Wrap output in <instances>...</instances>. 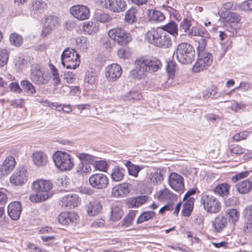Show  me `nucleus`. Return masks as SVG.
<instances>
[{
  "instance_id": "f257e3e1",
  "label": "nucleus",
  "mask_w": 252,
  "mask_h": 252,
  "mask_svg": "<svg viewBox=\"0 0 252 252\" xmlns=\"http://www.w3.org/2000/svg\"><path fill=\"white\" fill-rule=\"evenodd\" d=\"M161 66L160 61L156 58L142 57L135 60L130 76L133 79L140 80L144 78L149 72L157 71Z\"/></svg>"
},
{
  "instance_id": "f03ea898",
  "label": "nucleus",
  "mask_w": 252,
  "mask_h": 252,
  "mask_svg": "<svg viewBox=\"0 0 252 252\" xmlns=\"http://www.w3.org/2000/svg\"><path fill=\"white\" fill-rule=\"evenodd\" d=\"M52 187V183L48 180L41 179L33 182L32 185V188L35 193H33L30 196V200L32 202L35 203L47 200L52 195L50 190Z\"/></svg>"
},
{
  "instance_id": "7ed1b4c3",
  "label": "nucleus",
  "mask_w": 252,
  "mask_h": 252,
  "mask_svg": "<svg viewBox=\"0 0 252 252\" xmlns=\"http://www.w3.org/2000/svg\"><path fill=\"white\" fill-rule=\"evenodd\" d=\"M195 51L193 47L186 42L179 44L177 48L176 57L183 64H189L194 60Z\"/></svg>"
},
{
  "instance_id": "20e7f679",
  "label": "nucleus",
  "mask_w": 252,
  "mask_h": 252,
  "mask_svg": "<svg viewBox=\"0 0 252 252\" xmlns=\"http://www.w3.org/2000/svg\"><path fill=\"white\" fill-rule=\"evenodd\" d=\"M55 166L62 171L71 170L74 166L73 158L70 155L62 151H57L53 155Z\"/></svg>"
},
{
  "instance_id": "39448f33",
  "label": "nucleus",
  "mask_w": 252,
  "mask_h": 252,
  "mask_svg": "<svg viewBox=\"0 0 252 252\" xmlns=\"http://www.w3.org/2000/svg\"><path fill=\"white\" fill-rule=\"evenodd\" d=\"M80 56L73 49L66 48L61 55L62 65L68 69H75L79 66Z\"/></svg>"
},
{
  "instance_id": "423d86ee",
  "label": "nucleus",
  "mask_w": 252,
  "mask_h": 252,
  "mask_svg": "<svg viewBox=\"0 0 252 252\" xmlns=\"http://www.w3.org/2000/svg\"><path fill=\"white\" fill-rule=\"evenodd\" d=\"M200 202L205 211L209 213L217 214L221 208L220 202L212 195L202 194Z\"/></svg>"
},
{
  "instance_id": "0eeeda50",
  "label": "nucleus",
  "mask_w": 252,
  "mask_h": 252,
  "mask_svg": "<svg viewBox=\"0 0 252 252\" xmlns=\"http://www.w3.org/2000/svg\"><path fill=\"white\" fill-rule=\"evenodd\" d=\"M108 34L115 42L122 46H126L132 40L130 33L121 28L111 29Z\"/></svg>"
},
{
  "instance_id": "6e6552de",
  "label": "nucleus",
  "mask_w": 252,
  "mask_h": 252,
  "mask_svg": "<svg viewBox=\"0 0 252 252\" xmlns=\"http://www.w3.org/2000/svg\"><path fill=\"white\" fill-rule=\"evenodd\" d=\"M90 186L97 189H103L107 188L109 179L107 176L102 173H96L92 175L89 179Z\"/></svg>"
},
{
  "instance_id": "1a4fd4ad",
  "label": "nucleus",
  "mask_w": 252,
  "mask_h": 252,
  "mask_svg": "<svg viewBox=\"0 0 252 252\" xmlns=\"http://www.w3.org/2000/svg\"><path fill=\"white\" fill-rule=\"evenodd\" d=\"M30 78L34 84L38 85L46 84L49 80V77L43 73L37 64L32 65Z\"/></svg>"
},
{
  "instance_id": "9d476101",
  "label": "nucleus",
  "mask_w": 252,
  "mask_h": 252,
  "mask_svg": "<svg viewBox=\"0 0 252 252\" xmlns=\"http://www.w3.org/2000/svg\"><path fill=\"white\" fill-rule=\"evenodd\" d=\"M28 173L26 169L23 167H19L10 177V183L15 186L24 184L27 180Z\"/></svg>"
},
{
  "instance_id": "9b49d317",
  "label": "nucleus",
  "mask_w": 252,
  "mask_h": 252,
  "mask_svg": "<svg viewBox=\"0 0 252 252\" xmlns=\"http://www.w3.org/2000/svg\"><path fill=\"white\" fill-rule=\"evenodd\" d=\"M213 231L215 233H221L228 225L227 218L222 215L216 216L211 222Z\"/></svg>"
},
{
  "instance_id": "f8f14e48",
  "label": "nucleus",
  "mask_w": 252,
  "mask_h": 252,
  "mask_svg": "<svg viewBox=\"0 0 252 252\" xmlns=\"http://www.w3.org/2000/svg\"><path fill=\"white\" fill-rule=\"evenodd\" d=\"M70 12L74 18L79 20H85L90 17L89 8L83 5L72 6L70 8Z\"/></svg>"
},
{
  "instance_id": "ddd939ff",
  "label": "nucleus",
  "mask_w": 252,
  "mask_h": 252,
  "mask_svg": "<svg viewBox=\"0 0 252 252\" xmlns=\"http://www.w3.org/2000/svg\"><path fill=\"white\" fill-rule=\"evenodd\" d=\"M80 197L75 193L66 194L61 199L62 206L69 209L77 207L80 204Z\"/></svg>"
},
{
  "instance_id": "4468645a",
  "label": "nucleus",
  "mask_w": 252,
  "mask_h": 252,
  "mask_svg": "<svg viewBox=\"0 0 252 252\" xmlns=\"http://www.w3.org/2000/svg\"><path fill=\"white\" fill-rule=\"evenodd\" d=\"M168 183L174 190L180 191L184 189V178L176 173H171L168 177Z\"/></svg>"
},
{
  "instance_id": "2eb2a0df",
  "label": "nucleus",
  "mask_w": 252,
  "mask_h": 252,
  "mask_svg": "<svg viewBox=\"0 0 252 252\" xmlns=\"http://www.w3.org/2000/svg\"><path fill=\"white\" fill-rule=\"evenodd\" d=\"M122 72L121 67L118 64L113 63L106 68L105 77L108 81L113 82L121 76Z\"/></svg>"
},
{
  "instance_id": "dca6fc26",
  "label": "nucleus",
  "mask_w": 252,
  "mask_h": 252,
  "mask_svg": "<svg viewBox=\"0 0 252 252\" xmlns=\"http://www.w3.org/2000/svg\"><path fill=\"white\" fill-rule=\"evenodd\" d=\"M59 24L58 18L53 15H49L45 19V25L43 27L42 36L45 37L50 33L51 31L58 27Z\"/></svg>"
},
{
  "instance_id": "f3484780",
  "label": "nucleus",
  "mask_w": 252,
  "mask_h": 252,
  "mask_svg": "<svg viewBox=\"0 0 252 252\" xmlns=\"http://www.w3.org/2000/svg\"><path fill=\"white\" fill-rule=\"evenodd\" d=\"M16 162L14 157L7 156L0 165V176H5L9 174L15 168Z\"/></svg>"
},
{
  "instance_id": "a211bd4d",
  "label": "nucleus",
  "mask_w": 252,
  "mask_h": 252,
  "mask_svg": "<svg viewBox=\"0 0 252 252\" xmlns=\"http://www.w3.org/2000/svg\"><path fill=\"white\" fill-rule=\"evenodd\" d=\"M244 218V232L247 234L252 232V205L247 206L243 212Z\"/></svg>"
},
{
  "instance_id": "6ab92c4d",
  "label": "nucleus",
  "mask_w": 252,
  "mask_h": 252,
  "mask_svg": "<svg viewBox=\"0 0 252 252\" xmlns=\"http://www.w3.org/2000/svg\"><path fill=\"white\" fill-rule=\"evenodd\" d=\"M105 8L114 12L125 11L127 4L125 0H105Z\"/></svg>"
},
{
  "instance_id": "aec40b11",
  "label": "nucleus",
  "mask_w": 252,
  "mask_h": 252,
  "mask_svg": "<svg viewBox=\"0 0 252 252\" xmlns=\"http://www.w3.org/2000/svg\"><path fill=\"white\" fill-rule=\"evenodd\" d=\"M131 185L127 183H123L118 185L112 189V194L114 197H125L129 193Z\"/></svg>"
},
{
  "instance_id": "412c9836",
  "label": "nucleus",
  "mask_w": 252,
  "mask_h": 252,
  "mask_svg": "<svg viewBox=\"0 0 252 252\" xmlns=\"http://www.w3.org/2000/svg\"><path fill=\"white\" fill-rule=\"evenodd\" d=\"M102 208L100 201L97 199L90 201L86 205L87 213L91 216L97 215L101 211Z\"/></svg>"
},
{
  "instance_id": "4be33fe9",
  "label": "nucleus",
  "mask_w": 252,
  "mask_h": 252,
  "mask_svg": "<svg viewBox=\"0 0 252 252\" xmlns=\"http://www.w3.org/2000/svg\"><path fill=\"white\" fill-rule=\"evenodd\" d=\"M78 218L77 215L75 213L63 212L58 216V220L60 223L66 225L70 222L76 223Z\"/></svg>"
},
{
  "instance_id": "5701e85b",
  "label": "nucleus",
  "mask_w": 252,
  "mask_h": 252,
  "mask_svg": "<svg viewBox=\"0 0 252 252\" xmlns=\"http://www.w3.org/2000/svg\"><path fill=\"white\" fill-rule=\"evenodd\" d=\"M172 45L170 35L161 30L155 46L161 48H169Z\"/></svg>"
},
{
  "instance_id": "b1692460",
  "label": "nucleus",
  "mask_w": 252,
  "mask_h": 252,
  "mask_svg": "<svg viewBox=\"0 0 252 252\" xmlns=\"http://www.w3.org/2000/svg\"><path fill=\"white\" fill-rule=\"evenodd\" d=\"M21 205L19 202H13L7 207V212L9 216L13 220H18L21 212Z\"/></svg>"
},
{
  "instance_id": "393cba45",
  "label": "nucleus",
  "mask_w": 252,
  "mask_h": 252,
  "mask_svg": "<svg viewBox=\"0 0 252 252\" xmlns=\"http://www.w3.org/2000/svg\"><path fill=\"white\" fill-rule=\"evenodd\" d=\"M33 164L37 167H42L47 164L48 161L46 154L41 151H37L32 154Z\"/></svg>"
},
{
  "instance_id": "a878e982",
  "label": "nucleus",
  "mask_w": 252,
  "mask_h": 252,
  "mask_svg": "<svg viewBox=\"0 0 252 252\" xmlns=\"http://www.w3.org/2000/svg\"><path fill=\"white\" fill-rule=\"evenodd\" d=\"M146 196H139L136 197H130L127 199L126 204L130 208H138L144 204L147 201Z\"/></svg>"
},
{
  "instance_id": "bb28decb",
  "label": "nucleus",
  "mask_w": 252,
  "mask_h": 252,
  "mask_svg": "<svg viewBox=\"0 0 252 252\" xmlns=\"http://www.w3.org/2000/svg\"><path fill=\"white\" fill-rule=\"evenodd\" d=\"M161 29L160 28L152 29L145 35L146 40L150 44L155 46L158 41Z\"/></svg>"
},
{
  "instance_id": "cd10ccee",
  "label": "nucleus",
  "mask_w": 252,
  "mask_h": 252,
  "mask_svg": "<svg viewBox=\"0 0 252 252\" xmlns=\"http://www.w3.org/2000/svg\"><path fill=\"white\" fill-rule=\"evenodd\" d=\"M138 10L134 7L129 9L126 12L124 18L125 22L129 25L135 23L137 21V17L136 16Z\"/></svg>"
},
{
  "instance_id": "c85d7f7f",
  "label": "nucleus",
  "mask_w": 252,
  "mask_h": 252,
  "mask_svg": "<svg viewBox=\"0 0 252 252\" xmlns=\"http://www.w3.org/2000/svg\"><path fill=\"white\" fill-rule=\"evenodd\" d=\"M125 172L126 171L124 168L116 166L112 169L111 179L115 182H119L123 179Z\"/></svg>"
},
{
  "instance_id": "c756f323",
  "label": "nucleus",
  "mask_w": 252,
  "mask_h": 252,
  "mask_svg": "<svg viewBox=\"0 0 252 252\" xmlns=\"http://www.w3.org/2000/svg\"><path fill=\"white\" fill-rule=\"evenodd\" d=\"M147 15L151 21L161 22L164 20L165 17L164 14L158 10L148 9Z\"/></svg>"
},
{
  "instance_id": "7c9ffc66",
  "label": "nucleus",
  "mask_w": 252,
  "mask_h": 252,
  "mask_svg": "<svg viewBox=\"0 0 252 252\" xmlns=\"http://www.w3.org/2000/svg\"><path fill=\"white\" fill-rule=\"evenodd\" d=\"M238 192L241 194L248 193L252 189V183L249 180H245L236 185Z\"/></svg>"
},
{
  "instance_id": "2f4dec72",
  "label": "nucleus",
  "mask_w": 252,
  "mask_h": 252,
  "mask_svg": "<svg viewBox=\"0 0 252 252\" xmlns=\"http://www.w3.org/2000/svg\"><path fill=\"white\" fill-rule=\"evenodd\" d=\"M45 2L42 0H36L32 2V11L34 14H41L43 13L47 9Z\"/></svg>"
},
{
  "instance_id": "473e14b6",
  "label": "nucleus",
  "mask_w": 252,
  "mask_h": 252,
  "mask_svg": "<svg viewBox=\"0 0 252 252\" xmlns=\"http://www.w3.org/2000/svg\"><path fill=\"white\" fill-rule=\"evenodd\" d=\"M184 200L185 202L183 205L182 212L185 216H189L193 208L194 198H190L188 200Z\"/></svg>"
},
{
  "instance_id": "72a5a7b5",
  "label": "nucleus",
  "mask_w": 252,
  "mask_h": 252,
  "mask_svg": "<svg viewBox=\"0 0 252 252\" xmlns=\"http://www.w3.org/2000/svg\"><path fill=\"white\" fill-rule=\"evenodd\" d=\"M164 32H167L170 34L176 36L178 35V25L173 21L162 26L161 28Z\"/></svg>"
},
{
  "instance_id": "f704fd0d",
  "label": "nucleus",
  "mask_w": 252,
  "mask_h": 252,
  "mask_svg": "<svg viewBox=\"0 0 252 252\" xmlns=\"http://www.w3.org/2000/svg\"><path fill=\"white\" fill-rule=\"evenodd\" d=\"M229 189L230 186L228 184L223 183L217 186L214 189V191L216 194L223 197L228 194Z\"/></svg>"
},
{
  "instance_id": "c9c22d12",
  "label": "nucleus",
  "mask_w": 252,
  "mask_h": 252,
  "mask_svg": "<svg viewBox=\"0 0 252 252\" xmlns=\"http://www.w3.org/2000/svg\"><path fill=\"white\" fill-rule=\"evenodd\" d=\"M125 165L127 169L128 174L134 177L138 176L139 172L142 168L140 166L132 164L130 161H127Z\"/></svg>"
},
{
  "instance_id": "e433bc0d",
  "label": "nucleus",
  "mask_w": 252,
  "mask_h": 252,
  "mask_svg": "<svg viewBox=\"0 0 252 252\" xmlns=\"http://www.w3.org/2000/svg\"><path fill=\"white\" fill-rule=\"evenodd\" d=\"M91 172V168L89 163L84 161H80L78 163L76 168V172L79 175L84 176L89 174Z\"/></svg>"
},
{
  "instance_id": "4c0bfd02",
  "label": "nucleus",
  "mask_w": 252,
  "mask_h": 252,
  "mask_svg": "<svg viewBox=\"0 0 252 252\" xmlns=\"http://www.w3.org/2000/svg\"><path fill=\"white\" fill-rule=\"evenodd\" d=\"M136 216V213L131 211L129 212L126 217L121 221V225L124 229L130 227L134 220Z\"/></svg>"
},
{
  "instance_id": "58836bf2",
  "label": "nucleus",
  "mask_w": 252,
  "mask_h": 252,
  "mask_svg": "<svg viewBox=\"0 0 252 252\" xmlns=\"http://www.w3.org/2000/svg\"><path fill=\"white\" fill-rule=\"evenodd\" d=\"M225 214L228 218V221L235 224L239 219L240 213L235 209H228Z\"/></svg>"
},
{
  "instance_id": "ea45409f",
  "label": "nucleus",
  "mask_w": 252,
  "mask_h": 252,
  "mask_svg": "<svg viewBox=\"0 0 252 252\" xmlns=\"http://www.w3.org/2000/svg\"><path fill=\"white\" fill-rule=\"evenodd\" d=\"M21 85L24 91L29 95H32L36 93V90L33 85L27 80H22Z\"/></svg>"
},
{
  "instance_id": "a19ab883",
  "label": "nucleus",
  "mask_w": 252,
  "mask_h": 252,
  "mask_svg": "<svg viewBox=\"0 0 252 252\" xmlns=\"http://www.w3.org/2000/svg\"><path fill=\"white\" fill-rule=\"evenodd\" d=\"M150 181L154 184H160L163 180V176L160 170L156 169L149 175Z\"/></svg>"
},
{
  "instance_id": "79ce46f5",
  "label": "nucleus",
  "mask_w": 252,
  "mask_h": 252,
  "mask_svg": "<svg viewBox=\"0 0 252 252\" xmlns=\"http://www.w3.org/2000/svg\"><path fill=\"white\" fill-rule=\"evenodd\" d=\"M9 38L11 44L16 47L20 46L23 43L22 36L16 32L11 33Z\"/></svg>"
},
{
  "instance_id": "37998d69",
  "label": "nucleus",
  "mask_w": 252,
  "mask_h": 252,
  "mask_svg": "<svg viewBox=\"0 0 252 252\" xmlns=\"http://www.w3.org/2000/svg\"><path fill=\"white\" fill-rule=\"evenodd\" d=\"M83 30L86 33H87L89 34H91L97 31L98 27L96 26V23L92 21H89L84 23L83 25Z\"/></svg>"
},
{
  "instance_id": "c03bdc74",
  "label": "nucleus",
  "mask_w": 252,
  "mask_h": 252,
  "mask_svg": "<svg viewBox=\"0 0 252 252\" xmlns=\"http://www.w3.org/2000/svg\"><path fill=\"white\" fill-rule=\"evenodd\" d=\"M173 194L168 189H164L157 193V198L159 201H167L171 199Z\"/></svg>"
},
{
  "instance_id": "a18cd8bd",
  "label": "nucleus",
  "mask_w": 252,
  "mask_h": 252,
  "mask_svg": "<svg viewBox=\"0 0 252 252\" xmlns=\"http://www.w3.org/2000/svg\"><path fill=\"white\" fill-rule=\"evenodd\" d=\"M156 213L153 211H146L143 212L136 220L137 224H140L144 221H148L150 219L154 218Z\"/></svg>"
},
{
  "instance_id": "49530a36",
  "label": "nucleus",
  "mask_w": 252,
  "mask_h": 252,
  "mask_svg": "<svg viewBox=\"0 0 252 252\" xmlns=\"http://www.w3.org/2000/svg\"><path fill=\"white\" fill-rule=\"evenodd\" d=\"M49 67L53 83L55 86H58L61 82V78L56 67L53 64H50Z\"/></svg>"
},
{
  "instance_id": "de8ad7c7",
  "label": "nucleus",
  "mask_w": 252,
  "mask_h": 252,
  "mask_svg": "<svg viewBox=\"0 0 252 252\" xmlns=\"http://www.w3.org/2000/svg\"><path fill=\"white\" fill-rule=\"evenodd\" d=\"M77 157L80 159V161H87L89 163L94 164L96 161V158L86 153H79L77 155Z\"/></svg>"
},
{
  "instance_id": "09e8293b",
  "label": "nucleus",
  "mask_w": 252,
  "mask_h": 252,
  "mask_svg": "<svg viewBox=\"0 0 252 252\" xmlns=\"http://www.w3.org/2000/svg\"><path fill=\"white\" fill-rule=\"evenodd\" d=\"M94 18L97 21L101 23H107L112 20V18L109 14L101 12H95Z\"/></svg>"
},
{
  "instance_id": "8fccbe9b",
  "label": "nucleus",
  "mask_w": 252,
  "mask_h": 252,
  "mask_svg": "<svg viewBox=\"0 0 252 252\" xmlns=\"http://www.w3.org/2000/svg\"><path fill=\"white\" fill-rule=\"evenodd\" d=\"M122 211L119 207L115 206L112 208L111 212V219L113 221L119 220L122 218Z\"/></svg>"
},
{
  "instance_id": "3c124183",
  "label": "nucleus",
  "mask_w": 252,
  "mask_h": 252,
  "mask_svg": "<svg viewBox=\"0 0 252 252\" xmlns=\"http://www.w3.org/2000/svg\"><path fill=\"white\" fill-rule=\"evenodd\" d=\"M9 52L6 49H0V67L4 66L7 63Z\"/></svg>"
},
{
  "instance_id": "603ef678",
  "label": "nucleus",
  "mask_w": 252,
  "mask_h": 252,
  "mask_svg": "<svg viewBox=\"0 0 252 252\" xmlns=\"http://www.w3.org/2000/svg\"><path fill=\"white\" fill-rule=\"evenodd\" d=\"M207 66H208L206 65V63H205L204 61L202 60V58H200L199 57L197 62L192 67V71L194 72H198L205 69Z\"/></svg>"
},
{
  "instance_id": "864d4df0",
  "label": "nucleus",
  "mask_w": 252,
  "mask_h": 252,
  "mask_svg": "<svg viewBox=\"0 0 252 252\" xmlns=\"http://www.w3.org/2000/svg\"><path fill=\"white\" fill-rule=\"evenodd\" d=\"M198 55L200 58H202V60L204 61L205 63H206V65L209 66L212 64L213 57L211 53L204 52Z\"/></svg>"
},
{
  "instance_id": "5fc2aeb1",
  "label": "nucleus",
  "mask_w": 252,
  "mask_h": 252,
  "mask_svg": "<svg viewBox=\"0 0 252 252\" xmlns=\"http://www.w3.org/2000/svg\"><path fill=\"white\" fill-rule=\"evenodd\" d=\"M206 38L205 37H201L198 41L197 46V54L200 55L202 53H204L207 45Z\"/></svg>"
},
{
  "instance_id": "6e6d98bb",
  "label": "nucleus",
  "mask_w": 252,
  "mask_h": 252,
  "mask_svg": "<svg viewBox=\"0 0 252 252\" xmlns=\"http://www.w3.org/2000/svg\"><path fill=\"white\" fill-rule=\"evenodd\" d=\"M95 169L104 171L108 168V164L104 160H96L94 164Z\"/></svg>"
},
{
  "instance_id": "4d7b16f0",
  "label": "nucleus",
  "mask_w": 252,
  "mask_h": 252,
  "mask_svg": "<svg viewBox=\"0 0 252 252\" xmlns=\"http://www.w3.org/2000/svg\"><path fill=\"white\" fill-rule=\"evenodd\" d=\"M230 153L232 155H240L245 152V149L239 145H232L230 147Z\"/></svg>"
},
{
  "instance_id": "13d9d810",
  "label": "nucleus",
  "mask_w": 252,
  "mask_h": 252,
  "mask_svg": "<svg viewBox=\"0 0 252 252\" xmlns=\"http://www.w3.org/2000/svg\"><path fill=\"white\" fill-rule=\"evenodd\" d=\"M227 22L237 23L240 20V16L234 12H229L225 17Z\"/></svg>"
},
{
  "instance_id": "bf43d9fd",
  "label": "nucleus",
  "mask_w": 252,
  "mask_h": 252,
  "mask_svg": "<svg viewBox=\"0 0 252 252\" xmlns=\"http://www.w3.org/2000/svg\"><path fill=\"white\" fill-rule=\"evenodd\" d=\"M141 97L142 96L141 94H140L138 92L130 91L126 95L125 99L127 100H139Z\"/></svg>"
},
{
  "instance_id": "052dcab7",
  "label": "nucleus",
  "mask_w": 252,
  "mask_h": 252,
  "mask_svg": "<svg viewBox=\"0 0 252 252\" xmlns=\"http://www.w3.org/2000/svg\"><path fill=\"white\" fill-rule=\"evenodd\" d=\"M75 75L72 72H67L64 74L63 79L68 84L73 83L75 80Z\"/></svg>"
},
{
  "instance_id": "680f3d73",
  "label": "nucleus",
  "mask_w": 252,
  "mask_h": 252,
  "mask_svg": "<svg viewBox=\"0 0 252 252\" xmlns=\"http://www.w3.org/2000/svg\"><path fill=\"white\" fill-rule=\"evenodd\" d=\"M190 26V21L187 19H184V20L180 23V29L184 30V32H188Z\"/></svg>"
},
{
  "instance_id": "e2e57ef3",
  "label": "nucleus",
  "mask_w": 252,
  "mask_h": 252,
  "mask_svg": "<svg viewBox=\"0 0 252 252\" xmlns=\"http://www.w3.org/2000/svg\"><path fill=\"white\" fill-rule=\"evenodd\" d=\"M249 132L247 131H242L241 132L235 134L233 138L234 140L238 141L241 140H244L247 138L248 136Z\"/></svg>"
},
{
  "instance_id": "0e129e2a",
  "label": "nucleus",
  "mask_w": 252,
  "mask_h": 252,
  "mask_svg": "<svg viewBox=\"0 0 252 252\" xmlns=\"http://www.w3.org/2000/svg\"><path fill=\"white\" fill-rule=\"evenodd\" d=\"M11 105L13 107L23 108L25 106V100L23 98L16 99L11 101Z\"/></svg>"
},
{
  "instance_id": "69168bd1",
  "label": "nucleus",
  "mask_w": 252,
  "mask_h": 252,
  "mask_svg": "<svg viewBox=\"0 0 252 252\" xmlns=\"http://www.w3.org/2000/svg\"><path fill=\"white\" fill-rule=\"evenodd\" d=\"M11 91L20 94L22 92V89L20 87L19 85L16 82H12L8 86Z\"/></svg>"
},
{
  "instance_id": "338daca9",
  "label": "nucleus",
  "mask_w": 252,
  "mask_h": 252,
  "mask_svg": "<svg viewBox=\"0 0 252 252\" xmlns=\"http://www.w3.org/2000/svg\"><path fill=\"white\" fill-rule=\"evenodd\" d=\"M197 35L198 36H200L201 37H205L209 38V34L208 33L206 29L200 26H197Z\"/></svg>"
},
{
  "instance_id": "774afa93",
  "label": "nucleus",
  "mask_w": 252,
  "mask_h": 252,
  "mask_svg": "<svg viewBox=\"0 0 252 252\" xmlns=\"http://www.w3.org/2000/svg\"><path fill=\"white\" fill-rule=\"evenodd\" d=\"M241 8L245 11L252 10V0H248L242 2Z\"/></svg>"
}]
</instances>
